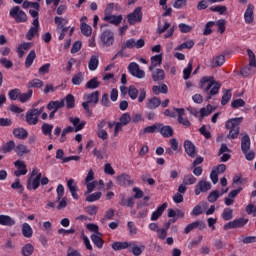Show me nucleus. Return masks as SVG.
I'll return each mask as SVG.
<instances>
[{
  "instance_id": "obj_58",
  "label": "nucleus",
  "mask_w": 256,
  "mask_h": 256,
  "mask_svg": "<svg viewBox=\"0 0 256 256\" xmlns=\"http://www.w3.org/2000/svg\"><path fill=\"white\" fill-rule=\"evenodd\" d=\"M160 127H161V123L148 126L144 128L143 133H155V131H159Z\"/></svg>"
},
{
  "instance_id": "obj_23",
  "label": "nucleus",
  "mask_w": 256,
  "mask_h": 256,
  "mask_svg": "<svg viewBox=\"0 0 256 256\" xmlns=\"http://www.w3.org/2000/svg\"><path fill=\"white\" fill-rule=\"evenodd\" d=\"M225 64V57L223 55L215 56L211 59L210 65L213 69L221 67Z\"/></svg>"
},
{
  "instance_id": "obj_29",
  "label": "nucleus",
  "mask_w": 256,
  "mask_h": 256,
  "mask_svg": "<svg viewBox=\"0 0 256 256\" xmlns=\"http://www.w3.org/2000/svg\"><path fill=\"white\" fill-rule=\"evenodd\" d=\"M42 133L45 136H48L49 139H53V124L44 123L41 127Z\"/></svg>"
},
{
  "instance_id": "obj_19",
  "label": "nucleus",
  "mask_w": 256,
  "mask_h": 256,
  "mask_svg": "<svg viewBox=\"0 0 256 256\" xmlns=\"http://www.w3.org/2000/svg\"><path fill=\"white\" fill-rule=\"evenodd\" d=\"M161 63H163V55L157 54L151 57V64L149 66V71H153L156 67H161Z\"/></svg>"
},
{
  "instance_id": "obj_55",
  "label": "nucleus",
  "mask_w": 256,
  "mask_h": 256,
  "mask_svg": "<svg viewBox=\"0 0 256 256\" xmlns=\"http://www.w3.org/2000/svg\"><path fill=\"white\" fill-rule=\"evenodd\" d=\"M239 107H245V100L239 98L231 102L232 109H239Z\"/></svg>"
},
{
  "instance_id": "obj_42",
  "label": "nucleus",
  "mask_w": 256,
  "mask_h": 256,
  "mask_svg": "<svg viewBox=\"0 0 256 256\" xmlns=\"http://www.w3.org/2000/svg\"><path fill=\"white\" fill-rule=\"evenodd\" d=\"M27 87L28 89H31V88L41 89V87H43V81L35 78L28 83Z\"/></svg>"
},
{
  "instance_id": "obj_20",
  "label": "nucleus",
  "mask_w": 256,
  "mask_h": 256,
  "mask_svg": "<svg viewBox=\"0 0 256 256\" xmlns=\"http://www.w3.org/2000/svg\"><path fill=\"white\" fill-rule=\"evenodd\" d=\"M158 131L160 133V135H162V137L165 138H169V137H173V127L166 125L163 126V124H161V126L158 128Z\"/></svg>"
},
{
  "instance_id": "obj_14",
  "label": "nucleus",
  "mask_w": 256,
  "mask_h": 256,
  "mask_svg": "<svg viewBox=\"0 0 256 256\" xmlns=\"http://www.w3.org/2000/svg\"><path fill=\"white\" fill-rule=\"evenodd\" d=\"M104 21H107V23H111V25H115L116 27H119V25H121V22L123 21V16L106 14L104 17Z\"/></svg>"
},
{
  "instance_id": "obj_46",
  "label": "nucleus",
  "mask_w": 256,
  "mask_h": 256,
  "mask_svg": "<svg viewBox=\"0 0 256 256\" xmlns=\"http://www.w3.org/2000/svg\"><path fill=\"white\" fill-rule=\"evenodd\" d=\"M99 85H101V82L97 80V77H94L86 83V89H97Z\"/></svg>"
},
{
  "instance_id": "obj_5",
  "label": "nucleus",
  "mask_w": 256,
  "mask_h": 256,
  "mask_svg": "<svg viewBox=\"0 0 256 256\" xmlns=\"http://www.w3.org/2000/svg\"><path fill=\"white\" fill-rule=\"evenodd\" d=\"M129 25H135V23H141L143 19V12L141 7L135 8V10L127 15Z\"/></svg>"
},
{
  "instance_id": "obj_13",
  "label": "nucleus",
  "mask_w": 256,
  "mask_h": 256,
  "mask_svg": "<svg viewBox=\"0 0 256 256\" xmlns=\"http://www.w3.org/2000/svg\"><path fill=\"white\" fill-rule=\"evenodd\" d=\"M184 149L187 156L191 157L192 159L195 158V155H197V151L195 150V144H193L191 140L184 141Z\"/></svg>"
},
{
  "instance_id": "obj_24",
  "label": "nucleus",
  "mask_w": 256,
  "mask_h": 256,
  "mask_svg": "<svg viewBox=\"0 0 256 256\" xmlns=\"http://www.w3.org/2000/svg\"><path fill=\"white\" fill-rule=\"evenodd\" d=\"M165 209H167V202L163 203L161 206L157 208L156 211H154L151 215V221H157L161 215L165 212Z\"/></svg>"
},
{
  "instance_id": "obj_35",
  "label": "nucleus",
  "mask_w": 256,
  "mask_h": 256,
  "mask_svg": "<svg viewBox=\"0 0 256 256\" xmlns=\"http://www.w3.org/2000/svg\"><path fill=\"white\" fill-rule=\"evenodd\" d=\"M91 241L94 243V245H96V247H98V249H103V244L105 242L103 241V238H101L99 235L92 234Z\"/></svg>"
},
{
  "instance_id": "obj_26",
  "label": "nucleus",
  "mask_w": 256,
  "mask_h": 256,
  "mask_svg": "<svg viewBox=\"0 0 256 256\" xmlns=\"http://www.w3.org/2000/svg\"><path fill=\"white\" fill-rule=\"evenodd\" d=\"M161 105V99L158 97H152L147 100L146 107L147 109H157Z\"/></svg>"
},
{
  "instance_id": "obj_56",
  "label": "nucleus",
  "mask_w": 256,
  "mask_h": 256,
  "mask_svg": "<svg viewBox=\"0 0 256 256\" xmlns=\"http://www.w3.org/2000/svg\"><path fill=\"white\" fill-rule=\"evenodd\" d=\"M191 71H193V63L189 62L187 68H185L183 71V79H185V81L191 77Z\"/></svg>"
},
{
  "instance_id": "obj_2",
  "label": "nucleus",
  "mask_w": 256,
  "mask_h": 256,
  "mask_svg": "<svg viewBox=\"0 0 256 256\" xmlns=\"http://www.w3.org/2000/svg\"><path fill=\"white\" fill-rule=\"evenodd\" d=\"M243 123V117L233 118L226 122L225 127L229 129L228 139H237L239 137V125Z\"/></svg>"
},
{
  "instance_id": "obj_51",
  "label": "nucleus",
  "mask_w": 256,
  "mask_h": 256,
  "mask_svg": "<svg viewBox=\"0 0 256 256\" xmlns=\"http://www.w3.org/2000/svg\"><path fill=\"white\" fill-rule=\"evenodd\" d=\"M222 219H224V221H231V219H233V209H224L222 213Z\"/></svg>"
},
{
  "instance_id": "obj_10",
  "label": "nucleus",
  "mask_w": 256,
  "mask_h": 256,
  "mask_svg": "<svg viewBox=\"0 0 256 256\" xmlns=\"http://www.w3.org/2000/svg\"><path fill=\"white\" fill-rule=\"evenodd\" d=\"M211 189V182L201 180L198 182L195 188V195H201V193H207Z\"/></svg>"
},
{
  "instance_id": "obj_31",
  "label": "nucleus",
  "mask_w": 256,
  "mask_h": 256,
  "mask_svg": "<svg viewBox=\"0 0 256 256\" xmlns=\"http://www.w3.org/2000/svg\"><path fill=\"white\" fill-rule=\"evenodd\" d=\"M62 101H64V104L66 103L67 109H74L75 96H73L72 94H68L65 98L62 99Z\"/></svg>"
},
{
  "instance_id": "obj_44",
  "label": "nucleus",
  "mask_w": 256,
  "mask_h": 256,
  "mask_svg": "<svg viewBox=\"0 0 256 256\" xmlns=\"http://www.w3.org/2000/svg\"><path fill=\"white\" fill-rule=\"evenodd\" d=\"M102 195L103 194L101 192L92 193V194H90L89 196L86 197V201L88 203H93L95 201H99V199H101Z\"/></svg>"
},
{
  "instance_id": "obj_60",
  "label": "nucleus",
  "mask_w": 256,
  "mask_h": 256,
  "mask_svg": "<svg viewBox=\"0 0 256 256\" xmlns=\"http://www.w3.org/2000/svg\"><path fill=\"white\" fill-rule=\"evenodd\" d=\"M180 32L181 33H191V31L193 30V27H191L190 25H187L185 23H180L178 25Z\"/></svg>"
},
{
  "instance_id": "obj_12",
  "label": "nucleus",
  "mask_w": 256,
  "mask_h": 256,
  "mask_svg": "<svg viewBox=\"0 0 256 256\" xmlns=\"http://www.w3.org/2000/svg\"><path fill=\"white\" fill-rule=\"evenodd\" d=\"M26 123L28 125H37V123H39V116L33 108L28 110L26 113Z\"/></svg>"
},
{
  "instance_id": "obj_53",
  "label": "nucleus",
  "mask_w": 256,
  "mask_h": 256,
  "mask_svg": "<svg viewBox=\"0 0 256 256\" xmlns=\"http://www.w3.org/2000/svg\"><path fill=\"white\" fill-rule=\"evenodd\" d=\"M34 247L31 244H26L22 248V255L30 256L33 255Z\"/></svg>"
},
{
  "instance_id": "obj_38",
  "label": "nucleus",
  "mask_w": 256,
  "mask_h": 256,
  "mask_svg": "<svg viewBox=\"0 0 256 256\" xmlns=\"http://www.w3.org/2000/svg\"><path fill=\"white\" fill-rule=\"evenodd\" d=\"M15 150V141L10 140L6 144L2 146V153H11V151Z\"/></svg>"
},
{
  "instance_id": "obj_9",
  "label": "nucleus",
  "mask_w": 256,
  "mask_h": 256,
  "mask_svg": "<svg viewBox=\"0 0 256 256\" xmlns=\"http://www.w3.org/2000/svg\"><path fill=\"white\" fill-rule=\"evenodd\" d=\"M32 27H30L29 31L26 33V39L31 41L35 37V35H39V18H36L32 22Z\"/></svg>"
},
{
  "instance_id": "obj_57",
  "label": "nucleus",
  "mask_w": 256,
  "mask_h": 256,
  "mask_svg": "<svg viewBox=\"0 0 256 256\" xmlns=\"http://www.w3.org/2000/svg\"><path fill=\"white\" fill-rule=\"evenodd\" d=\"M216 25L218 27V31L223 35V33H225V25H227V21L225 19H220L216 22Z\"/></svg>"
},
{
  "instance_id": "obj_28",
  "label": "nucleus",
  "mask_w": 256,
  "mask_h": 256,
  "mask_svg": "<svg viewBox=\"0 0 256 256\" xmlns=\"http://www.w3.org/2000/svg\"><path fill=\"white\" fill-rule=\"evenodd\" d=\"M22 235L26 237V239H31L33 237V228L28 223L22 224Z\"/></svg>"
},
{
  "instance_id": "obj_36",
  "label": "nucleus",
  "mask_w": 256,
  "mask_h": 256,
  "mask_svg": "<svg viewBox=\"0 0 256 256\" xmlns=\"http://www.w3.org/2000/svg\"><path fill=\"white\" fill-rule=\"evenodd\" d=\"M112 249L114 251H121L123 249H129V242H114L112 244Z\"/></svg>"
},
{
  "instance_id": "obj_63",
  "label": "nucleus",
  "mask_w": 256,
  "mask_h": 256,
  "mask_svg": "<svg viewBox=\"0 0 256 256\" xmlns=\"http://www.w3.org/2000/svg\"><path fill=\"white\" fill-rule=\"evenodd\" d=\"M85 211L86 213H88V215H97V211H99V207L95 205L87 206L85 208Z\"/></svg>"
},
{
  "instance_id": "obj_34",
  "label": "nucleus",
  "mask_w": 256,
  "mask_h": 256,
  "mask_svg": "<svg viewBox=\"0 0 256 256\" xmlns=\"http://www.w3.org/2000/svg\"><path fill=\"white\" fill-rule=\"evenodd\" d=\"M37 57V54L34 50L30 51V53L27 55L25 60V67L29 69L33 65V62L35 61V58Z\"/></svg>"
},
{
  "instance_id": "obj_54",
  "label": "nucleus",
  "mask_w": 256,
  "mask_h": 256,
  "mask_svg": "<svg viewBox=\"0 0 256 256\" xmlns=\"http://www.w3.org/2000/svg\"><path fill=\"white\" fill-rule=\"evenodd\" d=\"M119 121V123L125 127V125H129V123H131V115H129V113H124L120 117Z\"/></svg>"
},
{
  "instance_id": "obj_4",
  "label": "nucleus",
  "mask_w": 256,
  "mask_h": 256,
  "mask_svg": "<svg viewBox=\"0 0 256 256\" xmlns=\"http://www.w3.org/2000/svg\"><path fill=\"white\" fill-rule=\"evenodd\" d=\"M9 15L12 19H15L16 23H25L27 21V14L19 6L11 8Z\"/></svg>"
},
{
  "instance_id": "obj_47",
  "label": "nucleus",
  "mask_w": 256,
  "mask_h": 256,
  "mask_svg": "<svg viewBox=\"0 0 256 256\" xmlns=\"http://www.w3.org/2000/svg\"><path fill=\"white\" fill-rule=\"evenodd\" d=\"M128 95H129L130 99L135 101V99H137V97L139 95V90H137V88L135 86L131 85L128 89Z\"/></svg>"
},
{
  "instance_id": "obj_45",
  "label": "nucleus",
  "mask_w": 256,
  "mask_h": 256,
  "mask_svg": "<svg viewBox=\"0 0 256 256\" xmlns=\"http://www.w3.org/2000/svg\"><path fill=\"white\" fill-rule=\"evenodd\" d=\"M8 95H9V99H11L12 101H17V99H20L21 90H19L18 88H15L13 90H10Z\"/></svg>"
},
{
  "instance_id": "obj_39",
  "label": "nucleus",
  "mask_w": 256,
  "mask_h": 256,
  "mask_svg": "<svg viewBox=\"0 0 256 256\" xmlns=\"http://www.w3.org/2000/svg\"><path fill=\"white\" fill-rule=\"evenodd\" d=\"M86 99L88 103H94L95 105H97V103H99V91L88 94L86 96Z\"/></svg>"
},
{
  "instance_id": "obj_11",
  "label": "nucleus",
  "mask_w": 256,
  "mask_h": 256,
  "mask_svg": "<svg viewBox=\"0 0 256 256\" xmlns=\"http://www.w3.org/2000/svg\"><path fill=\"white\" fill-rule=\"evenodd\" d=\"M193 229H199V231H203V229H205V222L196 221L191 224H188L184 229L185 235H189V233H191V231H193Z\"/></svg>"
},
{
  "instance_id": "obj_30",
  "label": "nucleus",
  "mask_w": 256,
  "mask_h": 256,
  "mask_svg": "<svg viewBox=\"0 0 256 256\" xmlns=\"http://www.w3.org/2000/svg\"><path fill=\"white\" fill-rule=\"evenodd\" d=\"M98 67H99V56L97 55L91 56L88 62V69H90V71H96Z\"/></svg>"
},
{
  "instance_id": "obj_64",
  "label": "nucleus",
  "mask_w": 256,
  "mask_h": 256,
  "mask_svg": "<svg viewBox=\"0 0 256 256\" xmlns=\"http://www.w3.org/2000/svg\"><path fill=\"white\" fill-rule=\"evenodd\" d=\"M67 187L69 189V191H79V188L77 187V184H75V180L74 179H69L67 181Z\"/></svg>"
},
{
  "instance_id": "obj_3",
  "label": "nucleus",
  "mask_w": 256,
  "mask_h": 256,
  "mask_svg": "<svg viewBox=\"0 0 256 256\" xmlns=\"http://www.w3.org/2000/svg\"><path fill=\"white\" fill-rule=\"evenodd\" d=\"M69 121L71 124L74 125L75 128H73L72 126H68V127L64 128L62 131V133H64V135L73 133V131H75V133L81 131V129H83V127H85V123H86L85 121L81 122V119H79L77 117L76 118L70 117Z\"/></svg>"
},
{
  "instance_id": "obj_59",
  "label": "nucleus",
  "mask_w": 256,
  "mask_h": 256,
  "mask_svg": "<svg viewBox=\"0 0 256 256\" xmlns=\"http://www.w3.org/2000/svg\"><path fill=\"white\" fill-rule=\"evenodd\" d=\"M56 193H57V201H61V199L65 195V187H63L62 184H59L57 186Z\"/></svg>"
},
{
  "instance_id": "obj_17",
  "label": "nucleus",
  "mask_w": 256,
  "mask_h": 256,
  "mask_svg": "<svg viewBox=\"0 0 256 256\" xmlns=\"http://www.w3.org/2000/svg\"><path fill=\"white\" fill-rule=\"evenodd\" d=\"M116 182L120 187H125V185H133V180L129 174H121L116 178Z\"/></svg>"
},
{
  "instance_id": "obj_40",
  "label": "nucleus",
  "mask_w": 256,
  "mask_h": 256,
  "mask_svg": "<svg viewBox=\"0 0 256 256\" xmlns=\"http://www.w3.org/2000/svg\"><path fill=\"white\" fill-rule=\"evenodd\" d=\"M213 111H215V109L213 108V106L211 104H208L206 106V108H201L200 109V117H209V115H211V113H213Z\"/></svg>"
},
{
  "instance_id": "obj_43",
  "label": "nucleus",
  "mask_w": 256,
  "mask_h": 256,
  "mask_svg": "<svg viewBox=\"0 0 256 256\" xmlns=\"http://www.w3.org/2000/svg\"><path fill=\"white\" fill-rule=\"evenodd\" d=\"M184 185H195L197 183V178L192 174L185 175L183 178Z\"/></svg>"
},
{
  "instance_id": "obj_41",
  "label": "nucleus",
  "mask_w": 256,
  "mask_h": 256,
  "mask_svg": "<svg viewBox=\"0 0 256 256\" xmlns=\"http://www.w3.org/2000/svg\"><path fill=\"white\" fill-rule=\"evenodd\" d=\"M54 22L57 25V30L59 31V29L61 27H65V25H67V23H69V20H67V18L56 16L54 18Z\"/></svg>"
},
{
  "instance_id": "obj_7",
  "label": "nucleus",
  "mask_w": 256,
  "mask_h": 256,
  "mask_svg": "<svg viewBox=\"0 0 256 256\" xmlns=\"http://www.w3.org/2000/svg\"><path fill=\"white\" fill-rule=\"evenodd\" d=\"M100 39L105 47H111L115 43V34L111 30L102 32Z\"/></svg>"
},
{
  "instance_id": "obj_52",
  "label": "nucleus",
  "mask_w": 256,
  "mask_h": 256,
  "mask_svg": "<svg viewBox=\"0 0 256 256\" xmlns=\"http://www.w3.org/2000/svg\"><path fill=\"white\" fill-rule=\"evenodd\" d=\"M248 57H249V67H256V56L253 50H247Z\"/></svg>"
},
{
  "instance_id": "obj_22",
  "label": "nucleus",
  "mask_w": 256,
  "mask_h": 256,
  "mask_svg": "<svg viewBox=\"0 0 256 256\" xmlns=\"http://www.w3.org/2000/svg\"><path fill=\"white\" fill-rule=\"evenodd\" d=\"M251 149V138L249 135H244L241 139V151L247 153Z\"/></svg>"
},
{
  "instance_id": "obj_1",
  "label": "nucleus",
  "mask_w": 256,
  "mask_h": 256,
  "mask_svg": "<svg viewBox=\"0 0 256 256\" xmlns=\"http://www.w3.org/2000/svg\"><path fill=\"white\" fill-rule=\"evenodd\" d=\"M200 89L203 90V93H206V101H209L211 97L219 94L221 83L215 81L213 76H203L200 80Z\"/></svg>"
},
{
  "instance_id": "obj_21",
  "label": "nucleus",
  "mask_w": 256,
  "mask_h": 256,
  "mask_svg": "<svg viewBox=\"0 0 256 256\" xmlns=\"http://www.w3.org/2000/svg\"><path fill=\"white\" fill-rule=\"evenodd\" d=\"M17 222L9 215H0V225L5 227H13Z\"/></svg>"
},
{
  "instance_id": "obj_15",
  "label": "nucleus",
  "mask_w": 256,
  "mask_h": 256,
  "mask_svg": "<svg viewBox=\"0 0 256 256\" xmlns=\"http://www.w3.org/2000/svg\"><path fill=\"white\" fill-rule=\"evenodd\" d=\"M151 72L152 80L157 81H165V70L160 68H154L152 70H149Z\"/></svg>"
},
{
  "instance_id": "obj_32",
  "label": "nucleus",
  "mask_w": 256,
  "mask_h": 256,
  "mask_svg": "<svg viewBox=\"0 0 256 256\" xmlns=\"http://www.w3.org/2000/svg\"><path fill=\"white\" fill-rule=\"evenodd\" d=\"M128 251H131L135 256H139L143 253V248L137 246L135 242H129Z\"/></svg>"
},
{
  "instance_id": "obj_48",
  "label": "nucleus",
  "mask_w": 256,
  "mask_h": 256,
  "mask_svg": "<svg viewBox=\"0 0 256 256\" xmlns=\"http://www.w3.org/2000/svg\"><path fill=\"white\" fill-rule=\"evenodd\" d=\"M231 89H228L224 92L222 99H221V105H227V103H229V101H231Z\"/></svg>"
},
{
  "instance_id": "obj_18",
  "label": "nucleus",
  "mask_w": 256,
  "mask_h": 256,
  "mask_svg": "<svg viewBox=\"0 0 256 256\" xmlns=\"http://www.w3.org/2000/svg\"><path fill=\"white\" fill-rule=\"evenodd\" d=\"M65 107V100H56V101H50L47 104L48 111H59V109H63Z\"/></svg>"
},
{
  "instance_id": "obj_49",
  "label": "nucleus",
  "mask_w": 256,
  "mask_h": 256,
  "mask_svg": "<svg viewBox=\"0 0 256 256\" xmlns=\"http://www.w3.org/2000/svg\"><path fill=\"white\" fill-rule=\"evenodd\" d=\"M80 29H81V33H83L86 37H91V33L93 31L91 26L85 23H82Z\"/></svg>"
},
{
  "instance_id": "obj_25",
  "label": "nucleus",
  "mask_w": 256,
  "mask_h": 256,
  "mask_svg": "<svg viewBox=\"0 0 256 256\" xmlns=\"http://www.w3.org/2000/svg\"><path fill=\"white\" fill-rule=\"evenodd\" d=\"M15 153L18 155V157H23V155H27L28 153H31V150L23 144H18L14 148Z\"/></svg>"
},
{
  "instance_id": "obj_8",
  "label": "nucleus",
  "mask_w": 256,
  "mask_h": 256,
  "mask_svg": "<svg viewBox=\"0 0 256 256\" xmlns=\"http://www.w3.org/2000/svg\"><path fill=\"white\" fill-rule=\"evenodd\" d=\"M128 71L133 77H136L137 79H144L145 77V71L139 69V64H137V62L130 63L128 65Z\"/></svg>"
},
{
  "instance_id": "obj_6",
  "label": "nucleus",
  "mask_w": 256,
  "mask_h": 256,
  "mask_svg": "<svg viewBox=\"0 0 256 256\" xmlns=\"http://www.w3.org/2000/svg\"><path fill=\"white\" fill-rule=\"evenodd\" d=\"M249 223V219L246 218H239L235 219L227 224L224 225V230L229 231V229H239L241 227H245Z\"/></svg>"
},
{
  "instance_id": "obj_62",
  "label": "nucleus",
  "mask_w": 256,
  "mask_h": 256,
  "mask_svg": "<svg viewBox=\"0 0 256 256\" xmlns=\"http://www.w3.org/2000/svg\"><path fill=\"white\" fill-rule=\"evenodd\" d=\"M217 199H219V191H217V190H214L213 192H211L208 195L209 203H215V201H217Z\"/></svg>"
},
{
  "instance_id": "obj_33",
  "label": "nucleus",
  "mask_w": 256,
  "mask_h": 256,
  "mask_svg": "<svg viewBox=\"0 0 256 256\" xmlns=\"http://www.w3.org/2000/svg\"><path fill=\"white\" fill-rule=\"evenodd\" d=\"M13 135L17 139H25L29 135V133L23 128H15L13 130Z\"/></svg>"
},
{
  "instance_id": "obj_50",
  "label": "nucleus",
  "mask_w": 256,
  "mask_h": 256,
  "mask_svg": "<svg viewBox=\"0 0 256 256\" xmlns=\"http://www.w3.org/2000/svg\"><path fill=\"white\" fill-rule=\"evenodd\" d=\"M31 97H33V90H29L27 93H20L19 100L21 103H27Z\"/></svg>"
},
{
  "instance_id": "obj_16",
  "label": "nucleus",
  "mask_w": 256,
  "mask_h": 256,
  "mask_svg": "<svg viewBox=\"0 0 256 256\" xmlns=\"http://www.w3.org/2000/svg\"><path fill=\"white\" fill-rule=\"evenodd\" d=\"M253 11H255V6L253 4H248L247 9L244 13V20L245 23L250 25V23H253L255 20V17L253 16Z\"/></svg>"
},
{
  "instance_id": "obj_27",
  "label": "nucleus",
  "mask_w": 256,
  "mask_h": 256,
  "mask_svg": "<svg viewBox=\"0 0 256 256\" xmlns=\"http://www.w3.org/2000/svg\"><path fill=\"white\" fill-rule=\"evenodd\" d=\"M40 185H41V182L39 180H36V178H33V177H29L27 181V189L29 191H31L32 189L33 191L39 189Z\"/></svg>"
},
{
  "instance_id": "obj_61",
  "label": "nucleus",
  "mask_w": 256,
  "mask_h": 256,
  "mask_svg": "<svg viewBox=\"0 0 256 256\" xmlns=\"http://www.w3.org/2000/svg\"><path fill=\"white\" fill-rule=\"evenodd\" d=\"M211 27H215V22L210 21L206 24L203 35H211V33H213Z\"/></svg>"
},
{
  "instance_id": "obj_37",
  "label": "nucleus",
  "mask_w": 256,
  "mask_h": 256,
  "mask_svg": "<svg viewBox=\"0 0 256 256\" xmlns=\"http://www.w3.org/2000/svg\"><path fill=\"white\" fill-rule=\"evenodd\" d=\"M194 46L195 42L193 40H188L176 47V51H183V49H193Z\"/></svg>"
}]
</instances>
